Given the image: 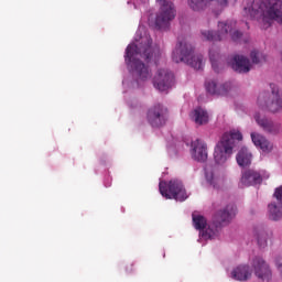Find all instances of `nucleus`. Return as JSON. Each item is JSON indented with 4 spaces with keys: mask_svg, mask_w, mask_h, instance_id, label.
I'll return each mask as SVG.
<instances>
[{
    "mask_svg": "<svg viewBox=\"0 0 282 282\" xmlns=\"http://www.w3.org/2000/svg\"><path fill=\"white\" fill-rule=\"evenodd\" d=\"M153 41L149 37H145L138 44H129L126 48V63L132 69L133 74L140 78V80H149L151 78V72L149 70V66L144 65L142 61L138 58H144L148 63L153 61L158 63L160 61V56H162V52L160 51V46H151Z\"/></svg>",
    "mask_w": 282,
    "mask_h": 282,
    "instance_id": "obj_1",
    "label": "nucleus"
},
{
    "mask_svg": "<svg viewBox=\"0 0 282 282\" xmlns=\"http://www.w3.org/2000/svg\"><path fill=\"white\" fill-rule=\"evenodd\" d=\"M243 11L249 19L259 21L262 30H268L273 21L282 24V0H252Z\"/></svg>",
    "mask_w": 282,
    "mask_h": 282,
    "instance_id": "obj_2",
    "label": "nucleus"
},
{
    "mask_svg": "<svg viewBox=\"0 0 282 282\" xmlns=\"http://www.w3.org/2000/svg\"><path fill=\"white\" fill-rule=\"evenodd\" d=\"M200 34L203 41H210L212 43H221V41H228V39L239 43L243 39V32L237 29V21L235 20L220 21L217 31L205 30Z\"/></svg>",
    "mask_w": 282,
    "mask_h": 282,
    "instance_id": "obj_3",
    "label": "nucleus"
},
{
    "mask_svg": "<svg viewBox=\"0 0 282 282\" xmlns=\"http://www.w3.org/2000/svg\"><path fill=\"white\" fill-rule=\"evenodd\" d=\"M174 63H186L194 69H204V56L195 54V48L184 37H178L177 44L172 52Z\"/></svg>",
    "mask_w": 282,
    "mask_h": 282,
    "instance_id": "obj_4",
    "label": "nucleus"
},
{
    "mask_svg": "<svg viewBox=\"0 0 282 282\" xmlns=\"http://www.w3.org/2000/svg\"><path fill=\"white\" fill-rule=\"evenodd\" d=\"M243 135L237 130H231L223 134L220 141L216 144L214 150V162L218 166H224L230 160L232 151L237 142H241Z\"/></svg>",
    "mask_w": 282,
    "mask_h": 282,
    "instance_id": "obj_5",
    "label": "nucleus"
},
{
    "mask_svg": "<svg viewBox=\"0 0 282 282\" xmlns=\"http://www.w3.org/2000/svg\"><path fill=\"white\" fill-rule=\"evenodd\" d=\"M271 93H261L258 96V105L262 109H268L271 113L282 111V98L276 84H270Z\"/></svg>",
    "mask_w": 282,
    "mask_h": 282,
    "instance_id": "obj_6",
    "label": "nucleus"
},
{
    "mask_svg": "<svg viewBox=\"0 0 282 282\" xmlns=\"http://www.w3.org/2000/svg\"><path fill=\"white\" fill-rule=\"evenodd\" d=\"M156 3H159L161 7L159 12L156 13V18L154 22L155 29L169 30L171 25V21L175 19V14H176L175 4L166 0H156Z\"/></svg>",
    "mask_w": 282,
    "mask_h": 282,
    "instance_id": "obj_7",
    "label": "nucleus"
},
{
    "mask_svg": "<svg viewBox=\"0 0 282 282\" xmlns=\"http://www.w3.org/2000/svg\"><path fill=\"white\" fill-rule=\"evenodd\" d=\"M159 191L165 199H176V202H185L188 199L186 189L180 181L160 182Z\"/></svg>",
    "mask_w": 282,
    "mask_h": 282,
    "instance_id": "obj_8",
    "label": "nucleus"
},
{
    "mask_svg": "<svg viewBox=\"0 0 282 282\" xmlns=\"http://www.w3.org/2000/svg\"><path fill=\"white\" fill-rule=\"evenodd\" d=\"M169 118V109L161 104L152 106L147 113L149 124L154 129H160L166 124Z\"/></svg>",
    "mask_w": 282,
    "mask_h": 282,
    "instance_id": "obj_9",
    "label": "nucleus"
},
{
    "mask_svg": "<svg viewBox=\"0 0 282 282\" xmlns=\"http://www.w3.org/2000/svg\"><path fill=\"white\" fill-rule=\"evenodd\" d=\"M210 3H215L217 11L221 12L229 3H237V0H187V6L193 12H203Z\"/></svg>",
    "mask_w": 282,
    "mask_h": 282,
    "instance_id": "obj_10",
    "label": "nucleus"
},
{
    "mask_svg": "<svg viewBox=\"0 0 282 282\" xmlns=\"http://www.w3.org/2000/svg\"><path fill=\"white\" fill-rule=\"evenodd\" d=\"M175 76L169 69H159L153 79V85L159 91H167L173 87Z\"/></svg>",
    "mask_w": 282,
    "mask_h": 282,
    "instance_id": "obj_11",
    "label": "nucleus"
},
{
    "mask_svg": "<svg viewBox=\"0 0 282 282\" xmlns=\"http://www.w3.org/2000/svg\"><path fill=\"white\" fill-rule=\"evenodd\" d=\"M252 268L254 275L260 281L270 282L272 280V270L270 269V264L263 260L261 257H256L252 260Z\"/></svg>",
    "mask_w": 282,
    "mask_h": 282,
    "instance_id": "obj_12",
    "label": "nucleus"
},
{
    "mask_svg": "<svg viewBox=\"0 0 282 282\" xmlns=\"http://www.w3.org/2000/svg\"><path fill=\"white\" fill-rule=\"evenodd\" d=\"M270 176L264 174V172H259L256 170H246L242 173L240 178L241 186H257V184H261L263 180H268Z\"/></svg>",
    "mask_w": 282,
    "mask_h": 282,
    "instance_id": "obj_13",
    "label": "nucleus"
},
{
    "mask_svg": "<svg viewBox=\"0 0 282 282\" xmlns=\"http://www.w3.org/2000/svg\"><path fill=\"white\" fill-rule=\"evenodd\" d=\"M254 120L257 124L264 131V133H270L271 135H276L281 131V124L272 121V119L257 112L254 115Z\"/></svg>",
    "mask_w": 282,
    "mask_h": 282,
    "instance_id": "obj_14",
    "label": "nucleus"
},
{
    "mask_svg": "<svg viewBox=\"0 0 282 282\" xmlns=\"http://www.w3.org/2000/svg\"><path fill=\"white\" fill-rule=\"evenodd\" d=\"M237 215V206L234 204L227 205L224 209L218 210L214 215V223L216 226H221V224H230L235 216Z\"/></svg>",
    "mask_w": 282,
    "mask_h": 282,
    "instance_id": "obj_15",
    "label": "nucleus"
},
{
    "mask_svg": "<svg viewBox=\"0 0 282 282\" xmlns=\"http://www.w3.org/2000/svg\"><path fill=\"white\" fill-rule=\"evenodd\" d=\"M192 219H193L194 228L196 230H199L203 239H213L215 237V230H213L210 227L206 229V226H208V221L206 220V217L202 215L193 214Z\"/></svg>",
    "mask_w": 282,
    "mask_h": 282,
    "instance_id": "obj_16",
    "label": "nucleus"
},
{
    "mask_svg": "<svg viewBox=\"0 0 282 282\" xmlns=\"http://www.w3.org/2000/svg\"><path fill=\"white\" fill-rule=\"evenodd\" d=\"M273 197H275L276 202L269 204V215L270 219L279 221L282 217V186L275 188Z\"/></svg>",
    "mask_w": 282,
    "mask_h": 282,
    "instance_id": "obj_17",
    "label": "nucleus"
},
{
    "mask_svg": "<svg viewBox=\"0 0 282 282\" xmlns=\"http://www.w3.org/2000/svg\"><path fill=\"white\" fill-rule=\"evenodd\" d=\"M191 147L193 160H195L196 162H206V160H208V148L206 147L204 141L196 139L192 141Z\"/></svg>",
    "mask_w": 282,
    "mask_h": 282,
    "instance_id": "obj_18",
    "label": "nucleus"
},
{
    "mask_svg": "<svg viewBox=\"0 0 282 282\" xmlns=\"http://www.w3.org/2000/svg\"><path fill=\"white\" fill-rule=\"evenodd\" d=\"M231 67L238 74H248L250 72L252 65L250 64V59L243 55H235Z\"/></svg>",
    "mask_w": 282,
    "mask_h": 282,
    "instance_id": "obj_19",
    "label": "nucleus"
},
{
    "mask_svg": "<svg viewBox=\"0 0 282 282\" xmlns=\"http://www.w3.org/2000/svg\"><path fill=\"white\" fill-rule=\"evenodd\" d=\"M251 140L256 147H259L263 153H270L272 151V144L260 133H251Z\"/></svg>",
    "mask_w": 282,
    "mask_h": 282,
    "instance_id": "obj_20",
    "label": "nucleus"
},
{
    "mask_svg": "<svg viewBox=\"0 0 282 282\" xmlns=\"http://www.w3.org/2000/svg\"><path fill=\"white\" fill-rule=\"evenodd\" d=\"M231 276L236 281H248L252 276V271H250L249 265H238L232 270Z\"/></svg>",
    "mask_w": 282,
    "mask_h": 282,
    "instance_id": "obj_21",
    "label": "nucleus"
},
{
    "mask_svg": "<svg viewBox=\"0 0 282 282\" xmlns=\"http://www.w3.org/2000/svg\"><path fill=\"white\" fill-rule=\"evenodd\" d=\"M191 118L193 122H195V124H198V127H202L203 124H208V111H206L202 107L194 109L191 113Z\"/></svg>",
    "mask_w": 282,
    "mask_h": 282,
    "instance_id": "obj_22",
    "label": "nucleus"
},
{
    "mask_svg": "<svg viewBox=\"0 0 282 282\" xmlns=\"http://www.w3.org/2000/svg\"><path fill=\"white\" fill-rule=\"evenodd\" d=\"M236 160L239 166H250L252 164V154L246 148H241Z\"/></svg>",
    "mask_w": 282,
    "mask_h": 282,
    "instance_id": "obj_23",
    "label": "nucleus"
},
{
    "mask_svg": "<svg viewBox=\"0 0 282 282\" xmlns=\"http://www.w3.org/2000/svg\"><path fill=\"white\" fill-rule=\"evenodd\" d=\"M205 87L208 94H212L213 96H226L228 94V88H226V85H223L220 86V88H218L217 83L215 82H207L205 84Z\"/></svg>",
    "mask_w": 282,
    "mask_h": 282,
    "instance_id": "obj_24",
    "label": "nucleus"
},
{
    "mask_svg": "<svg viewBox=\"0 0 282 282\" xmlns=\"http://www.w3.org/2000/svg\"><path fill=\"white\" fill-rule=\"evenodd\" d=\"M219 58H220L219 51L215 50V46H212L209 48V61L216 74H219V65H220Z\"/></svg>",
    "mask_w": 282,
    "mask_h": 282,
    "instance_id": "obj_25",
    "label": "nucleus"
},
{
    "mask_svg": "<svg viewBox=\"0 0 282 282\" xmlns=\"http://www.w3.org/2000/svg\"><path fill=\"white\" fill-rule=\"evenodd\" d=\"M253 235L260 248H265V246H268V232H265L263 228H256Z\"/></svg>",
    "mask_w": 282,
    "mask_h": 282,
    "instance_id": "obj_26",
    "label": "nucleus"
},
{
    "mask_svg": "<svg viewBox=\"0 0 282 282\" xmlns=\"http://www.w3.org/2000/svg\"><path fill=\"white\" fill-rule=\"evenodd\" d=\"M250 58L253 65H261V63H265V55H263V53H260L259 51H252L250 53Z\"/></svg>",
    "mask_w": 282,
    "mask_h": 282,
    "instance_id": "obj_27",
    "label": "nucleus"
},
{
    "mask_svg": "<svg viewBox=\"0 0 282 282\" xmlns=\"http://www.w3.org/2000/svg\"><path fill=\"white\" fill-rule=\"evenodd\" d=\"M205 177H206L208 184L214 186V188H217V177H215V174L208 173V171H206L205 172Z\"/></svg>",
    "mask_w": 282,
    "mask_h": 282,
    "instance_id": "obj_28",
    "label": "nucleus"
},
{
    "mask_svg": "<svg viewBox=\"0 0 282 282\" xmlns=\"http://www.w3.org/2000/svg\"><path fill=\"white\" fill-rule=\"evenodd\" d=\"M126 272H128V274H131V272H133V263L127 264Z\"/></svg>",
    "mask_w": 282,
    "mask_h": 282,
    "instance_id": "obj_29",
    "label": "nucleus"
},
{
    "mask_svg": "<svg viewBox=\"0 0 282 282\" xmlns=\"http://www.w3.org/2000/svg\"><path fill=\"white\" fill-rule=\"evenodd\" d=\"M246 25H247V29L249 30V29H250V26H248V23H246Z\"/></svg>",
    "mask_w": 282,
    "mask_h": 282,
    "instance_id": "obj_30",
    "label": "nucleus"
}]
</instances>
